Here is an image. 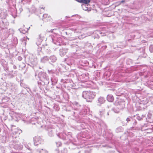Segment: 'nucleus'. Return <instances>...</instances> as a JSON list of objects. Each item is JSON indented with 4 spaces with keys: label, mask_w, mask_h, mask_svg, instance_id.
<instances>
[{
    "label": "nucleus",
    "mask_w": 153,
    "mask_h": 153,
    "mask_svg": "<svg viewBox=\"0 0 153 153\" xmlns=\"http://www.w3.org/2000/svg\"><path fill=\"white\" fill-rule=\"evenodd\" d=\"M28 62L33 66H36L37 64L38 61L36 58H33L32 56L29 57L28 58Z\"/></svg>",
    "instance_id": "8"
},
{
    "label": "nucleus",
    "mask_w": 153,
    "mask_h": 153,
    "mask_svg": "<svg viewBox=\"0 0 153 153\" xmlns=\"http://www.w3.org/2000/svg\"><path fill=\"white\" fill-rule=\"evenodd\" d=\"M22 59V58L20 56H19L18 57V59L19 61H21Z\"/></svg>",
    "instance_id": "50"
},
{
    "label": "nucleus",
    "mask_w": 153,
    "mask_h": 153,
    "mask_svg": "<svg viewBox=\"0 0 153 153\" xmlns=\"http://www.w3.org/2000/svg\"><path fill=\"white\" fill-rule=\"evenodd\" d=\"M107 146L106 145H102V146L103 147H106Z\"/></svg>",
    "instance_id": "57"
},
{
    "label": "nucleus",
    "mask_w": 153,
    "mask_h": 153,
    "mask_svg": "<svg viewBox=\"0 0 153 153\" xmlns=\"http://www.w3.org/2000/svg\"><path fill=\"white\" fill-rule=\"evenodd\" d=\"M12 16L14 18H15L16 17V15L14 16L13 14L12 15Z\"/></svg>",
    "instance_id": "53"
},
{
    "label": "nucleus",
    "mask_w": 153,
    "mask_h": 153,
    "mask_svg": "<svg viewBox=\"0 0 153 153\" xmlns=\"http://www.w3.org/2000/svg\"><path fill=\"white\" fill-rule=\"evenodd\" d=\"M42 53V52H41V51H40V52L37 51V54L38 55H39L41 54Z\"/></svg>",
    "instance_id": "47"
},
{
    "label": "nucleus",
    "mask_w": 153,
    "mask_h": 153,
    "mask_svg": "<svg viewBox=\"0 0 153 153\" xmlns=\"http://www.w3.org/2000/svg\"><path fill=\"white\" fill-rule=\"evenodd\" d=\"M12 120H14L16 121H17L20 118L19 115V114L12 111L10 113Z\"/></svg>",
    "instance_id": "7"
},
{
    "label": "nucleus",
    "mask_w": 153,
    "mask_h": 153,
    "mask_svg": "<svg viewBox=\"0 0 153 153\" xmlns=\"http://www.w3.org/2000/svg\"><path fill=\"white\" fill-rule=\"evenodd\" d=\"M43 79V81H42V82H41V84L42 85H48L49 83V79L48 77V76Z\"/></svg>",
    "instance_id": "13"
},
{
    "label": "nucleus",
    "mask_w": 153,
    "mask_h": 153,
    "mask_svg": "<svg viewBox=\"0 0 153 153\" xmlns=\"http://www.w3.org/2000/svg\"><path fill=\"white\" fill-rule=\"evenodd\" d=\"M13 145L15 149L19 150L21 149V146L20 145L18 141L13 140Z\"/></svg>",
    "instance_id": "9"
},
{
    "label": "nucleus",
    "mask_w": 153,
    "mask_h": 153,
    "mask_svg": "<svg viewBox=\"0 0 153 153\" xmlns=\"http://www.w3.org/2000/svg\"><path fill=\"white\" fill-rule=\"evenodd\" d=\"M107 100L109 102H112L114 100V97L112 95L110 94L108 95L107 97Z\"/></svg>",
    "instance_id": "19"
},
{
    "label": "nucleus",
    "mask_w": 153,
    "mask_h": 153,
    "mask_svg": "<svg viewBox=\"0 0 153 153\" xmlns=\"http://www.w3.org/2000/svg\"><path fill=\"white\" fill-rule=\"evenodd\" d=\"M48 14H45L43 15V17L44 18H46L47 17Z\"/></svg>",
    "instance_id": "42"
},
{
    "label": "nucleus",
    "mask_w": 153,
    "mask_h": 153,
    "mask_svg": "<svg viewBox=\"0 0 153 153\" xmlns=\"http://www.w3.org/2000/svg\"><path fill=\"white\" fill-rule=\"evenodd\" d=\"M49 59L48 57L47 56H45L41 59L40 62L42 63H45L47 62Z\"/></svg>",
    "instance_id": "18"
},
{
    "label": "nucleus",
    "mask_w": 153,
    "mask_h": 153,
    "mask_svg": "<svg viewBox=\"0 0 153 153\" xmlns=\"http://www.w3.org/2000/svg\"><path fill=\"white\" fill-rule=\"evenodd\" d=\"M132 119H133L131 117H128L126 119V120L127 122V123H128V122L130 121H131L132 120Z\"/></svg>",
    "instance_id": "36"
},
{
    "label": "nucleus",
    "mask_w": 153,
    "mask_h": 153,
    "mask_svg": "<svg viewBox=\"0 0 153 153\" xmlns=\"http://www.w3.org/2000/svg\"><path fill=\"white\" fill-rule=\"evenodd\" d=\"M64 81V79H62L61 80V82H63Z\"/></svg>",
    "instance_id": "58"
},
{
    "label": "nucleus",
    "mask_w": 153,
    "mask_h": 153,
    "mask_svg": "<svg viewBox=\"0 0 153 153\" xmlns=\"http://www.w3.org/2000/svg\"><path fill=\"white\" fill-rule=\"evenodd\" d=\"M105 101V100L104 97H100L97 99L98 105L99 106L101 105V104H103Z\"/></svg>",
    "instance_id": "11"
},
{
    "label": "nucleus",
    "mask_w": 153,
    "mask_h": 153,
    "mask_svg": "<svg viewBox=\"0 0 153 153\" xmlns=\"http://www.w3.org/2000/svg\"><path fill=\"white\" fill-rule=\"evenodd\" d=\"M38 39H41L42 40H43L44 37L42 35V34H40L38 38Z\"/></svg>",
    "instance_id": "38"
},
{
    "label": "nucleus",
    "mask_w": 153,
    "mask_h": 153,
    "mask_svg": "<svg viewBox=\"0 0 153 153\" xmlns=\"http://www.w3.org/2000/svg\"><path fill=\"white\" fill-rule=\"evenodd\" d=\"M68 49L66 48H62L59 50V54L61 56H64L67 53Z\"/></svg>",
    "instance_id": "10"
},
{
    "label": "nucleus",
    "mask_w": 153,
    "mask_h": 153,
    "mask_svg": "<svg viewBox=\"0 0 153 153\" xmlns=\"http://www.w3.org/2000/svg\"><path fill=\"white\" fill-rule=\"evenodd\" d=\"M100 115H101V116L102 115V114H104L103 111H100Z\"/></svg>",
    "instance_id": "46"
},
{
    "label": "nucleus",
    "mask_w": 153,
    "mask_h": 153,
    "mask_svg": "<svg viewBox=\"0 0 153 153\" xmlns=\"http://www.w3.org/2000/svg\"><path fill=\"white\" fill-rule=\"evenodd\" d=\"M123 128L122 126H119L116 129L115 131L117 133L123 132Z\"/></svg>",
    "instance_id": "21"
},
{
    "label": "nucleus",
    "mask_w": 153,
    "mask_h": 153,
    "mask_svg": "<svg viewBox=\"0 0 153 153\" xmlns=\"http://www.w3.org/2000/svg\"><path fill=\"white\" fill-rule=\"evenodd\" d=\"M150 100L152 103L153 104V96H152L150 97Z\"/></svg>",
    "instance_id": "41"
},
{
    "label": "nucleus",
    "mask_w": 153,
    "mask_h": 153,
    "mask_svg": "<svg viewBox=\"0 0 153 153\" xmlns=\"http://www.w3.org/2000/svg\"><path fill=\"white\" fill-rule=\"evenodd\" d=\"M119 46L118 47L121 48H123L125 47V45H123V43L122 42L120 43Z\"/></svg>",
    "instance_id": "31"
},
{
    "label": "nucleus",
    "mask_w": 153,
    "mask_h": 153,
    "mask_svg": "<svg viewBox=\"0 0 153 153\" xmlns=\"http://www.w3.org/2000/svg\"><path fill=\"white\" fill-rule=\"evenodd\" d=\"M20 11L21 12L22 11V8H20Z\"/></svg>",
    "instance_id": "60"
},
{
    "label": "nucleus",
    "mask_w": 153,
    "mask_h": 153,
    "mask_svg": "<svg viewBox=\"0 0 153 153\" xmlns=\"http://www.w3.org/2000/svg\"><path fill=\"white\" fill-rule=\"evenodd\" d=\"M125 2V0H122L121 1H120L121 3H124Z\"/></svg>",
    "instance_id": "49"
},
{
    "label": "nucleus",
    "mask_w": 153,
    "mask_h": 153,
    "mask_svg": "<svg viewBox=\"0 0 153 153\" xmlns=\"http://www.w3.org/2000/svg\"><path fill=\"white\" fill-rule=\"evenodd\" d=\"M79 113V111H75L73 108H72L71 110V115L74 116L76 115H77Z\"/></svg>",
    "instance_id": "23"
},
{
    "label": "nucleus",
    "mask_w": 153,
    "mask_h": 153,
    "mask_svg": "<svg viewBox=\"0 0 153 153\" xmlns=\"http://www.w3.org/2000/svg\"><path fill=\"white\" fill-rule=\"evenodd\" d=\"M0 45L2 48H6L7 46L6 43H4L3 42H0Z\"/></svg>",
    "instance_id": "25"
},
{
    "label": "nucleus",
    "mask_w": 153,
    "mask_h": 153,
    "mask_svg": "<svg viewBox=\"0 0 153 153\" xmlns=\"http://www.w3.org/2000/svg\"><path fill=\"white\" fill-rule=\"evenodd\" d=\"M56 88H60V87L59 88L58 87L56 86Z\"/></svg>",
    "instance_id": "63"
},
{
    "label": "nucleus",
    "mask_w": 153,
    "mask_h": 153,
    "mask_svg": "<svg viewBox=\"0 0 153 153\" xmlns=\"http://www.w3.org/2000/svg\"><path fill=\"white\" fill-rule=\"evenodd\" d=\"M68 136L65 134H63L62 138L64 140H66V137Z\"/></svg>",
    "instance_id": "39"
},
{
    "label": "nucleus",
    "mask_w": 153,
    "mask_h": 153,
    "mask_svg": "<svg viewBox=\"0 0 153 153\" xmlns=\"http://www.w3.org/2000/svg\"><path fill=\"white\" fill-rule=\"evenodd\" d=\"M34 143L35 146H37L39 144L43 143V140L40 136H37L33 138Z\"/></svg>",
    "instance_id": "5"
},
{
    "label": "nucleus",
    "mask_w": 153,
    "mask_h": 153,
    "mask_svg": "<svg viewBox=\"0 0 153 153\" xmlns=\"http://www.w3.org/2000/svg\"><path fill=\"white\" fill-rule=\"evenodd\" d=\"M90 1V0H82L81 3L84 4H83L89 5V3Z\"/></svg>",
    "instance_id": "24"
},
{
    "label": "nucleus",
    "mask_w": 153,
    "mask_h": 153,
    "mask_svg": "<svg viewBox=\"0 0 153 153\" xmlns=\"http://www.w3.org/2000/svg\"><path fill=\"white\" fill-rule=\"evenodd\" d=\"M149 50L150 52H153V45H150L149 47Z\"/></svg>",
    "instance_id": "33"
},
{
    "label": "nucleus",
    "mask_w": 153,
    "mask_h": 153,
    "mask_svg": "<svg viewBox=\"0 0 153 153\" xmlns=\"http://www.w3.org/2000/svg\"><path fill=\"white\" fill-rule=\"evenodd\" d=\"M52 42L55 44L57 45H61L62 44V40L60 37H57L52 36L50 37Z\"/></svg>",
    "instance_id": "2"
},
{
    "label": "nucleus",
    "mask_w": 153,
    "mask_h": 153,
    "mask_svg": "<svg viewBox=\"0 0 153 153\" xmlns=\"http://www.w3.org/2000/svg\"><path fill=\"white\" fill-rule=\"evenodd\" d=\"M8 67H6L5 68H4V70L6 71H8Z\"/></svg>",
    "instance_id": "48"
},
{
    "label": "nucleus",
    "mask_w": 153,
    "mask_h": 153,
    "mask_svg": "<svg viewBox=\"0 0 153 153\" xmlns=\"http://www.w3.org/2000/svg\"><path fill=\"white\" fill-rule=\"evenodd\" d=\"M136 118L139 120H141L143 119L142 117H141L138 115H136Z\"/></svg>",
    "instance_id": "37"
},
{
    "label": "nucleus",
    "mask_w": 153,
    "mask_h": 153,
    "mask_svg": "<svg viewBox=\"0 0 153 153\" xmlns=\"http://www.w3.org/2000/svg\"><path fill=\"white\" fill-rule=\"evenodd\" d=\"M41 48L40 47H38L37 50V51H41Z\"/></svg>",
    "instance_id": "45"
},
{
    "label": "nucleus",
    "mask_w": 153,
    "mask_h": 153,
    "mask_svg": "<svg viewBox=\"0 0 153 153\" xmlns=\"http://www.w3.org/2000/svg\"><path fill=\"white\" fill-rule=\"evenodd\" d=\"M51 84L52 85H55L58 82V79L55 76H53L51 79Z\"/></svg>",
    "instance_id": "14"
},
{
    "label": "nucleus",
    "mask_w": 153,
    "mask_h": 153,
    "mask_svg": "<svg viewBox=\"0 0 153 153\" xmlns=\"http://www.w3.org/2000/svg\"><path fill=\"white\" fill-rule=\"evenodd\" d=\"M152 114L151 112H149L147 115L148 118L150 119L152 118Z\"/></svg>",
    "instance_id": "32"
},
{
    "label": "nucleus",
    "mask_w": 153,
    "mask_h": 153,
    "mask_svg": "<svg viewBox=\"0 0 153 153\" xmlns=\"http://www.w3.org/2000/svg\"><path fill=\"white\" fill-rule=\"evenodd\" d=\"M121 4V3L120 1L117 2L116 3V4L117 6H119V5H120Z\"/></svg>",
    "instance_id": "43"
},
{
    "label": "nucleus",
    "mask_w": 153,
    "mask_h": 153,
    "mask_svg": "<svg viewBox=\"0 0 153 153\" xmlns=\"http://www.w3.org/2000/svg\"><path fill=\"white\" fill-rule=\"evenodd\" d=\"M55 153H59L58 149L57 148L55 150Z\"/></svg>",
    "instance_id": "44"
},
{
    "label": "nucleus",
    "mask_w": 153,
    "mask_h": 153,
    "mask_svg": "<svg viewBox=\"0 0 153 153\" xmlns=\"http://www.w3.org/2000/svg\"><path fill=\"white\" fill-rule=\"evenodd\" d=\"M20 85L21 86L25 88V87L23 86V83H21L20 84Z\"/></svg>",
    "instance_id": "52"
},
{
    "label": "nucleus",
    "mask_w": 153,
    "mask_h": 153,
    "mask_svg": "<svg viewBox=\"0 0 153 153\" xmlns=\"http://www.w3.org/2000/svg\"><path fill=\"white\" fill-rule=\"evenodd\" d=\"M38 76L40 79H43L48 76V75L45 72L41 71L39 73Z\"/></svg>",
    "instance_id": "12"
},
{
    "label": "nucleus",
    "mask_w": 153,
    "mask_h": 153,
    "mask_svg": "<svg viewBox=\"0 0 153 153\" xmlns=\"http://www.w3.org/2000/svg\"><path fill=\"white\" fill-rule=\"evenodd\" d=\"M49 59L51 61V62H54L56 61L57 58L55 56L53 55L50 57Z\"/></svg>",
    "instance_id": "20"
},
{
    "label": "nucleus",
    "mask_w": 153,
    "mask_h": 153,
    "mask_svg": "<svg viewBox=\"0 0 153 153\" xmlns=\"http://www.w3.org/2000/svg\"><path fill=\"white\" fill-rule=\"evenodd\" d=\"M143 100V101H141V102H142V103L144 104H146L148 102V100L146 98H144Z\"/></svg>",
    "instance_id": "34"
},
{
    "label": "nucleus",
    "mask_w": 153,
    "mask_h": 153,
    "mask_svg": "<svg viewBox=\"0 0 153 153\" xmlns=\"http://www.w3.org/2000/svg\"><path fill=\"white\" fill-rule=\"evenodd\" d=\"M73 107H72L74 110L76 111H79L80 112L82 109V106L78 103V102L76 101L74 102L73 103Z\"/></svg>",
    "instance_id": "6"
},
{
    "label": "nucleus",
    "mask_w": 153,
    "mask_h": 153,
    "mask_svg": "<svg viewBox=\"0 0 153 153\" xmlns=\"http://www.w3.org/2000/svg\"><path fill=\"white\" fill-rule=\"evenodd\" d=\"M132 128H134V126H135L137 124V122L136 120L134 119H132Z\"/></svg>",
    "instance_id": "26"
},
{
    "label": "nucleus",
    "mask_w": 153,
    "mask_h": 153,
    "mask_svg": "<svg viewBox=\"0 0 153 153\" xmlns=\"http://www.w3.org/2000/svg\"><path fill=\"white\" fill-rule=\"evenodd\" d=\"M110 133V135H111V136H112V135H113L112 133V132H111V133Z\"/></svg>",
    "instance_id": "59"
},
{
    "label": "nucleus",
    "mask_w": 153,
    "mask_h": 153,
    "mask_svg": "<svg viewBox=\"0 0 153 153\" xmlns=\"http://www.w3.org/2000/svg\"><path fill=\"white\" fill-rule=\"evenodd\" d=\"M1 129L0 128V132H1Z\"/></svg>",
    "instance_id": "64"
},
{
    "label": "nucleus",
    "mask_w": 153,
    "mask_h": 153,
    "mask_svg": "<svg viewBox=\"0 0 153 153\" xmlns=\"http://www.w3.org/2000/svg\"><path fill=\"white\" fill-rule=\"evenodd\" d=\"M67 61L66 63L68 65H72L74 62V60L73 59L69 58L68 59H64V61Z\"/></svg>",
    "instance_id": "15"
},
{
    "label": "nucleus",
    "mask_w": 153,
    "mask_h": 153,
    "mask_svg": "<svg viewBox=\"0 0 153 153\" xmlns=\"http://www.w3.org/2000/svg\"><path fill=\"white\" fill-rule=\"evenodd\" d=\"M145 117V116L144 115H141V117H142V118H143V117Z\"/></svg>",
    "instance_id": "55"
},
{
    "label": "nucleus",
    "mask_w": 153,
    "mask_h": 153,
    "mask_svg": "<svg viewBox=\"0 0 153 153\" xmlns=\"http://www.w3.org/2000/svg\"><path fill=\"white\" fill-rule=\"evenodd\" d=\"M48 134L50 137L53 136L54 129L53 128H49L48 129Z\"/></svg>",
    "instance_id": "16"
},
{
    "label": "nucleus",
    "mask_w": 153,
    "mask_h": 153,
    "mask_svg": "<svg viewBox=\"0 0 153 153\" xmlns=\"http://www.w3.org/2000/svg\"><path fill=\"white\" fill-rule=\"evenodd\" d=\"M82 96L87 102H91L96 96V93L91 91H84L82 93Z\"/></svg>",
    "instance_id": "1"
},
{
    "label": "nucleus",
    "mask_w": 153,
    "mask_h": 153,
    "mask_svg": "<svg viewBox=\"0 0 153 153\" xmlns=\"http://www.w3.org/2000/svg\"><path fill=\"white\" fill-rule=\"evenodd\" d=\"M49 32H53V30H52L51 31H49Z\"/></svg>",
    "instance_id": "61"
},
{
    "label": "nucleus",
    "mask_w": 153,
    "mask_h": 153,
    "mask_svg": "<svg viewBox=\"0 0 153 153\" xmlns=\"http://www.w3.org/2000/svg\"><path fill=\"white\" fill-rule=\"evenodd\" d=\"M88 6H89V5L82 4V8L83 10L89 12L91 10L90 8L88 7Z\"/></svg>",
    "instance_id": "17"
},
{
    "label": "nucleus",
    "mask_w": 153,
    "mask_h": 153,
    "mask_svg": "<svg viewBox=\"0 0 153 153\" xmlns=\"http://www.w3.org/2000/svg\"><path fill=\"white\" fill-rule=\"evenodd\" d=\"M6 120V117L4 118V120Z\"/></svg>",
    "instance_id": "62"
},
{
    "label": "nucleus",
    "mask_w": 153,
    "mask_h": 153,
    "mask_svg": "<svg viewBox=\"0 0 153 153\" xmlns=\"http://www.w3.org/2000/svg\"><path fill=\"white\" fill-rule=\"evenodd\" d=\"M82 0H76V1L79 2H80L81 3H82Z\"/></svg>",
    "instance_id": "51"
},
{
    "label": "nucleus",
    "mask_w": 153,
    "mask_h": 153,
    "mask_svg": "<svg viewBox=\"0 0 153 153\" xmlns=\"http://www.w3.org/2000/svg\"><path fill=\"white\" fill-rule=\"evenodd\" d=\"M150 87L151 89H152L153 90V86H152V85Z\"/></svg>",
    "instance_id": "56"
},
{
    "label": "nucleus",
    "mask_w": 153,
    "mask_h": 153,
    "mask_svg": "<svg viewBox=\"0 0 153 153\" xmlns=\"http://www.w3.org/2000/svg\"><path fill=\"white\" fill-rule=\"evenodd\" d=\"M13 68L14 69H16V66L15 65H13Z\"/></svg>",
    "instance_id": "54"
},
{
    "label": "nucleus",
    "mask_w": 153,
    "mask_h": 153,
    "mask_svg": "<svg viewBox=\"0 0 153 153\" xmlns=\"http://www.w3.org/2000/svg\"><path fill=\"white\" fill-rule=\"evenodd\" d=\"M115 105L118 106V108L122 109L124 108L125 106V103L123 100L119 99L116 101L114 102Z\"/></svg>",
    "instance_id": "4"
},
{
    "label": "nucleus",
    "mask_w": 153,
    "mask_h": 153,
    "mask_svg": "<svg viewBox=\"0 0 153 153\" xmlns=\"http://www.w3.org/2000/svg\"><path fill=\"white\" fill-rule=\"evenodd\" d=\"M43 40L41 39H37V40L36 42V44L37 45H39L41 44V43L42 41Z\"/></svg>",
    "instance_id": "30"
},
{
    "label": "nucleus",
    "mask_w": 153,
    "mask_h": 153,
    "mask_svg": "<svg viewBox=\"0 0 153 153\" xmlns=\"http://www.w3.org/2000/svg\"><path fill=\"white\" fill-rule=\"evenodd\" d=\"M13 134L16 136H12L13 139L16 138L17 136L22 132V131L18 128H16L15 126H12L11 129Z\"/></svg>",
    "instance_id": "3"
},
{
    "label": "nucleus",
    "mask_w": 153,
    "mask_h": 153,
    "mask_svg": "<svg viewBox=\"0 0 153 153\" xmlns=\"http://www.w3.org/2000/svg\"><path fill=\"white\" fill-rule=\"evenodd\" d=\"M88 74L86 73L82 74V76L84 77L85 78V80H88L89 79V76H88Z\"/></svg>",
    "instance_id": "28"
},
{
    "label": "nucleus",
    "mask_w": 153,
    "mask_h": 153,
    "mask_svg": "<svg viewBox=\"0 0 153 153\" xmlns=\"http://www.w3.org/2000/svg\"><path fill=\"white\" fill-rule=\"evenodd\" d=\"M37 152L39 153H48V151L45 149H37L36 150Z\"/></svg>",
    "instance_id": "22"
},
{
    "label": "nucleus",
    "mask_w": 153,
    "mask_h": 153,
    "mask_svg": "<svg viewBox=\"0 0 153 153\" xmlns=\"http://www.w3.org/2000/svg\"><path fill=\"white\" fill-rule=\"evenodd\" d=\"M5 147H4V146H1L0 150L1 151V153H5Z\"/></svg>",
    "instance_id": "29"
},
{
    "label": "nucleus",
    "mask_w": 153,
    "mask_h": 153,
    "mask_svg": "<svg viewBox=\"0 0 153 153\" xmlns=\"http://www.w3.org/2000/svg\"><path fill=\"white\" fill-rule=\"evenodd\" d=\"M56 143L57 147L61 146L62 145L61 143L60 142H56Z\"/></svg>",
    "instance_id": "35"
},
{
    "label": "nucleus",
    "mask_w": 153,
    "mask_h": 153,
    "mask_svg": "<svg viewBox=\"0 0 153 153\" xmlns=\"http://www.w3.org/2000/svg\"><path fill=\"white\" fill-rule=\"evenodd\" d=\"M62 152H63V153H67V149L66 148H64L63 149V151H62Z\"/></svg>",
    "instance_id": "40"
},
{
    "label": "nucleus",
    "mask_w": 153,
    "mask_h": 153,
    "mask_svg": "<svg viewBox=\"0 0 153 153\" xmlns=\"http://www.w3.org/2000/svg\"><path fill=\"white\" fill-rule=\"evenodd\" d=\"M120 109L119 108H113L112 110L114 111V112L116 113H118L120 112Z\"/></svg>",
    "instance_id": "27"
}]
</instances>
